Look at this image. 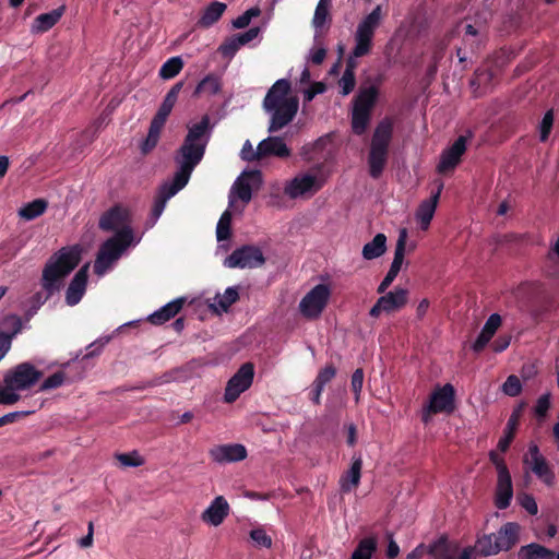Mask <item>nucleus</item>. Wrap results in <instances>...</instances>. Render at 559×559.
Instances as JSON below:
<instances>
[{"label": "nucleus", "instance_id": "4", "mask_svg": "<svg viewBox=\"0 0 559 559\" xmlns=\"http://www.w3.org/2000/svg\"><path fill=\"white\" fill-rule=\"evenodd\" d=\"M298 108V98L290 94V82L287 79L277 80L263 99V109L270 116L269 132H276L289 124Z\"/></svg>", "mask_w": 559, "mask_h": 559}, {"label": "nucleus", "instance_id": "11", "mask_svg": "<svg viewBox=\"0 0 559 559\" xmlns=\"http://www.w3.org/2000/svg\"><path fill=\"white\" fill-rule=\"evenodd\" d=\"M261 173L259 170L243 171L234 182L229 195L228 207H234L237 200L248 204L252 198V190L261 185Z\"/></svg>", "mask_w": 559, "mask_h": 559}, {"label": "nucleus", "instance_id": "52", "mask_svg": "<svg viewBox=\"0 0 559 559\" xmlns=\"http://www.w3.org/2000/svg\"><path fill=\"white\" fill-rule=\"evenodd\" d=\"M335 374L336 369L332 365H328L319 371L313 383L317 384V386L324 389L325 384L329 383Z\"/></svg>", "mask_w": 559, "mask_h": 559}, {"label": "nucleus", "instance_id": "45", "mask_svg": "<svg viewBox=\"0 0 559 559\" xmlns=\"http://www.w3.org/2000/svg\"><path fill=\"white\" fill-rule=\"evenodd\" d=\"M183 62L180 57H173L168 59L159 69L160 78L165 80L173 79L182 69Z\"/></svg>", "mask_w": 559, "mask_h": 559}, {"label": "nucleus", "instance_id": "63", "mask_svg": "<svg viewBox=\"0 0 559 559\" xmlns=\"http://www.w3.org/2000/svg\"><path fill=\"white\" fill-rule=\"evenodd\" d=\"M490 461L495 465L497 469V475L509 473V469L503 461V459L496 452L491 451L489 453Z\"/></svg>", "mask_w": 559, "mask_h": 559}, {"label": "nucleus", "instance_id": "28", "mask_svg": "<svg viewBox=\"0 0 559 559\" xmlns=\"http://www.w3.org/2000/svg\"><path fill=\"white\" fill-rule=\"evenodd\" d=\"M185 304V298H177L165 306H163L157 311L151 313L147 318V320L156 325L163 324L166 321L174 318L182 308Z\"/></svg>", "mask_w": 559, "mask_h": 559}, {"label": "nucleus", "instance_id": "25", "mask_svg": "<svg viewBox=\"0 0 559 559\" xmlns=\"http://www.w3.org/2000/svg\"><path fill=\"white\" fill-rule=\"evenodd\" d=\"M520 525L508 522L496 534V543L500 551L509 550L519 542Z\"/></svg>", "mask_w": 559, "mask_h": 559}, {"label": "nucleus", "instance_id": "50", "mask_svg": "<svg viewBox=\"0 0 559 559\" xmlns=\"http://www.w3.org/2000/svg\"><path fill=\"white\" fill-rule=\"evenodd\" d=\"M240 157L247 162H254V160L262 159V154H260V143L258 144L257 148H253L251 142L249 140H247L243 143L242 148L240 151Z\"/></svg>", "mask_w": 559, "mask_h": 559}, {"label": "nucleus", "instance_id": "26", "mask_svg": "<svg viewBox=\"0 0 559 559\" xmlns=\"http://www.w3.org/2000/svg\"><path fill=\"white\" fill-rule=\"evenodd\" d=\"M181 87H182V83L179 82V83L175 84L169 90V92L166 94L162 105L159 106L156 115L154 116V118L152 119L151 122H154L156 124L164 127L168 116L170 115V112L177 102L178 94H179Z\"/></svg>", "mask_w": 559, "mask_h": 559}, {"label": "nucleus", "instance_id": "37", "mask_svg": "<svg viewBox=\"0 0 559 559\" xmlns=\"http://www.w3.org/2000/svg\"><path fill=\"white\" fill-rule=\"evenodd\" d=\"M222 82L219 76L215 74H207L195 87L194 96H213L219 93Z\"/></svg>", "mask_w": 559, "mask_h": 559}, {"label": "nucleus", "instance_id": "62", "mask_svg": "<svg viewBox=\"0 0 559 559\" xmlns=\"http://www.w3.org/2000/svg\"><path fill=\"white\" fill-rule=\"evenodd\" d=\"M260 32H261L260 27H252L242 34L235 35V37H236V40L238 41V44H240L241 46H245L248 43H250L251 40L255 39L259 36Z\"/></svg>", "mask_w": 559, "mask_h": 559}, {"label": "nucleus", "instance_id": "39", "mask_svg": "<svg viewBox=\"0 0 559 559\" xmlns=\"http://www.w3.org/2000/svg\"><path fill=\"white\" fill-rule=\"evenodd\" d=\"M47 202L44 199H36L19 210V215L25 221H32L44 214L47 209Z\"/></svg>", "mask_w": 559, "mask_h": 559}, {"label": "nucleus", "instance_id": "51", "mask_svg": "<svg viewBox=\"0 0 559 559\" xmlns=\"http://www.w3.org/2000/svg\"><path fill=\"white\" fill-rule=\"evenodd\" d=\"M522 384L516 376H509L502 385V391L506 395L516 396L521 393Z\"/></svg>", "mask_w": 559, "mask_h": 559}, {"label": "nucleus", "instance_id": "30", "mask_svg": "<svg viewBox=\"0 0 559 559\" xmlns=\"http://www.w3.org/2000/svg\"><path fill=\"white\" fill-rule=\"evenodd\" d=\"M428 552L439 559H454L459 552V544L440 537L428 546Z\"/></svg>", "mask_w": 559, "mask_h": 559}, {"label": "nucleus", "instance_id": "19", "mask_svg": "<svg viewBox=\"0 0 559 559\" xmlns=\"http://www.w3.org/2000/svg\"><path fill=\"white\" fill-rule=\"evenodd\" d=\"M531 461L524 460L525 464H530L533 473L540 478L545 484L551 485L554 481V473L548 467V464L544 456L539 453V449L536 444H531L528 448Z\"/></svg>", "mask_w": 559, "mask_h": 559}, {"label": "nucleus", "instance_id": "58", "mask_svg": "<svg viewBox=\"0 0 559 559\" xmlns=\"http://www.w3.org/2000/svg\"><path fill=\"white\" fill-rule=\"evenodd\" d=\"M352 390L355 393L356 402L359 401V396L364 384V371L362 369H356L352 376Z\"/></svg>", "mask_w": 559, "mask_h": 559}, {"label": "nucleus", "instance_id": "12", "mask_svg": "<svg viewBox=\"0 0 559 559\" xmlns=\"http://www.w3.org/2000/svg\"><path fill=\"white\" fill-rule=\"evenodd\" d=\"M454 396L455 390L450 383L436 388L430 395L429 403L424 408L423 421L428 423L432 414L452 412L454 408Z\"/></svg>", "mask_w": 559, "mask_h": 559}, {"label": "nucleus", "instance_id": "20", "mask_svg": "<svg viewBox=\"0 0 559 559\" xmlns=\"http://www.w3.org/2000/svg\"><path fill=\"white\" fill-rule=\"evenodd\" d=\"M88 267V263L83 265L71 281L66 293V301L69 306H75L82 299L86 289Z\"/></svg>", "mask_w": 559, "mask_h": 559}, {"label": "nucleus", "instance_id": "53", "mask_svg": "<svg viewBox=\"0 0 559 559\" xmlns=\"http://www.w3.org/2000/svg\"><path fill=\"white\" fill-rule=\"evenodd\" d=\"M3 324L9 330L7 333L12 335V340L21 332L22 330V320L20 317L15 314H9L4 318Z\"/></svg>", "mask_w": 559, "mask_h": 559}, {"label": "nucleus", "instance_id": "22", "mask_svg": "<svg viewBox=\"0 0 559 559\" xmlns=\"http://www.w3.org/2000/svg\"><path fill=\"white\" fill-rule=\"evenodd\" d=\"M513 498V486L511 474L497 475V484L495 489V506L500 509H507Z\"/></svg>", "mask_w": 559, "mask_h": 559}, {"label": "nucleus", "instance_id": "35", "mask_svg": "<svg viewBox=\"0 0 559 559\" xmlns=\"http://www.w3.org/2000/svg\"><path fill=\"white\" fill-rule=\"evenodd\" d=\"M519 559H554L555 554L546 547L532 543L526 546H522L518 552Z\"/></svg>", "mask_w": 559, "mask_h": 559}, {"label": "nucleus", "instance_id": "59", "mask_svg": "<svg viewBox=\"0 0 559 559\" xmlns=\"http://www.w3.org/2000/svg\"><path fill=\"white\" fill-rule=\"evenodd\" d=\"M519 501L522 508H524L530 514H537L538 507L533 496L528 493H522L519 496Z\"/></svg>", "mask_w": 559, "mask_h": 559}, {"label": "nucleus", "instance_id": "8", "mask_svg": "<svg viewBox=\"0 0 559 559\" xmlns=\"http://www.w3.org/2000/svg\"><path fill=\"white\" fill-rule=\"evenodd\" d=\"M378 97V88L374 85L360 87L354 100L352 127L356 134L365 132L370 120L371 109Z\"/></svg>", "mask_w": 559, "mask_h": 559}, {"label": "nucleus", "instance_id": "27", "mask_svg": "<svg viewBox=\"0 0 559 559\" xmlns=\"http://www.w3.org/2000/svg\"><path fill=\"white\" fill-rule=\"evenodd\" d=\"M260 154H262V158L266 156L284 158L290 155V150L282 138L269 136L260 142Z\"/></svg>", "mask_w": 559, "mask_h": 559}, {"label": "nucleus", "instance_id": "7", "mask_svg": "<svg viewBox=\"0 0 559 559\" xmlns=\"http://www.w3.org/2000/svg\"><path fill=\"white\" fill-rule=\"evenodd\" d=\"M139 240H130L129 231H124L120 236H112L107 239L99 248L97 253L94 271L98 276L106 274L114 264L121 258L123 252L131 245L138 243Z\"/></svg>", "mask_w": 559, "mask_h": 559}, {"label": "nucleus", "instance_id": "36", "mask_svg": "<svg viewBox=\"0 0 559 559\" xmlns=\"http://www.w3.org/2000/svg\"><path fill=\"white\" fill-rule=\"evenodd\" d=\"M239 297L236 287H228L223 294H216L211 307L216 312H226L228 308L237 301Z\"/></svg>", "mask_w": 559, "mask_h": 559}, {"label": "nucleus", "instance_id": "60", "mask_svg": "<svg viewBox=\"0 0 559 559\" xmlns=\"http://www.w3.org/2000/svg\"><path fill=\"white\" fill-rule=\"evenodd\" d=\"M324 91L325 85L322 82L312 83L308 88L304 91V100L311 102L316 95L322 94Z\"/></svg>", "mask_w": 559, "mask_h": 559}, {"label": "nucleus", "instance_id": "47", "mask_svg": "<svg viewBox=\"0 0 559 559\" xmlns=\"http://www.w3.org/2000/svg\"><path fill=\"white\" fill-rule=\"evenodd\" d=\"M260 14L261 10L258 7L250 8L233 21V26L238 29L245 28L253 17H258Z\"/></svg>", "mask_w": 559, "mask_h": 559}, {"label": "nucleus", "instance_id": "42", "mask_svg": "<svg viewBox=\"0 0 559 559\" xmlns=\"http://www.w3.org/2000/svg\"><path fill=\"white\" fill-rule=\"evenodd\" d=\"M376 549L377 539L374 537H366L359 542L350 559H371Z\"/></svg>", "mask_w": 559, "mask_h": 559}, {"label": "nucleus", "instance_id": "31", "mask_svg": "<svg viewBox=\"0 0 559 559\" xmlns=\"http://www.w3.org/2000/svg\"><path fill=\"white\" fill-rule=\"evenodd\" d=\"M64 12V7H59L48 13L39 14L32 25L33 33H45L55 26L61 19Z\"/></svg>", "mask_w": 559, "mask_h": 559}, {"label": "nucleus", "instance_id": "24", "mask_svg": "<svg viewBox=\"0 0 559 559\" xmlns=\"http://www.w3.org/2000/svg\"><path fill=\"white\" fill-rule=\"evenodd\" d=\"M361 456H353L349 469L346 471L340 478V487L342 491L349 492L359 485L361 477Z\"/></svg>", "mask_w": 559, "mask_h": 559}, {"label": "nucleus", "instance_id": "21", "mask_svg": "<svg viewBox=\"0 0 559 559\" xmlns=\"http://www.w3.org/2000/svg\"><path fill=\"white\" fill-rule=\"evenodd\" d=\"M228 513L229 504L227 500L223 496H217L203 511L201 519L212 526H218L223 523Z\"/></svg>", "mask_w": 559, "mask_h": 559}, {"label": "nucleus", "instance_id": "34", "mask_svg": "<svg viewBox=\"0 0 559 559\" xmlns=\"http://www.w3.org/2000/svg\"><path fill=\"white\" fill-rule=\"evenodd\" d=\"M386 251V237L384 234H377L373 239L362 247L361 254L366 260H373Z\"/></svg>", "mask_w": 559, "mask_h": 559}, {"label": "nucleus", "instance_id": "23", "mask_svg": "<svg viewBox=\"0 0 559 559\" xmlns=\"http://www.w3.org/2000/svg\"><path fill=\"white\" fill-rule=\"evenodd\" d=\"M442 188H443V183L440 182L437 191L429 199L424 200L419 204V206L416 211V219L419 223L420 228L423 230H426L430 225V222H431V219L435 215L436 209H437V204H438Z\"/></svg>", "mask_w": 559, "mask_h": 559}, {"label": "nucleus", "instance_id": "33", "mask_svg": "<svg viewBox=\"0 0 559 559\" xmlns=\"http://www.w3.org/2000/svg\"><path fill=\"white\" fill-rule=\"evenodd\" d=\"M226 8V4L223 2L214 1L210 3L204 9L202 16L198 21V25L204 28L212 26L221 19Z\"/></svg>", "mask_w": 559, "mask_h": 559}, {"label": "nucleus", "instance_id": "10", "mask_svg": "<svg viewBox=\"0 0 559 559\" xmlns=\"http://www.w3.org/2000/svg\"><path fill=\"white\" fill-rule=\"evenodd\" d=\"M331 296L325 284H318L309 290L299 302V311L307 319H317L323 312Z\"/></svg>", "mask_w": 559, "mask_h": 559}, {"label": "nucleus", "instance_id": "13", "mask_svg": "<svg viewBox=\"0 0 559 559\" xmlns=\"http://www.w3.org/2000/svg\"><path fill=\"white\" fill-rule=\"evenodd\" d=\"M99 227L106 231H116L114 236L129 231L130 240H135L130 226L129 210L123 206H115L107 211L99 219Z\"/></svg>", "mask_w": 559, "mask_h": 559}, {"label": "nucleus", "instance_id": "5", "mask_svg": "<svg viewBox=\"0 0 559 559\" xmlns=\"http://www.w3.org/2000/svg\"><path fill=\"white\" fill-rule=\"evenodd\" d=\"M43 372L31 362H21L9 369L0 382V404L13 405L21 399V392L29 390L41 378Z\"/></svg>", "mask_w": 559, "mask_h": 559}, {"label": "nucleus", "instance_id": "61", "mask_svg": "<svg viewBox=\"0 0 559 559\" xmlns=\"http://www.w3.org/2000/svg\"><path fill=\"white\" fill-rule=\"evenodd\" d=\"M550 407V394L546 393L539 396L535 405V413L539 417H544Z\"/></svg>", "mask_w": 559, "mask_h": 559}, {"label": "nucleus", "instance_id": "56", "mask_svg": "<svg viewBox=\"0 0 559 559\" xmlns=\"http://www.w3.org/2000/svg\"><path fill=\"white\" fill-rule=\"evenodd\" d=\"M241 47L240 44L236 40V37L233 36L229 39H227L225 43H223L218 50L224 57L231 58L235 56V53L238 51V49Z\"/></svg>", "mask_w": 559, "mask_h": 559}, {"label": "nucleus", "instance_id": "14", "mask_svg": "<svg viewBox=\"0 0 559 559\" xmlns=\"http://www.w3.org/2000/svg\"><path fill=\"white\" fill-rule=\"evenodd\" d=\"M254 367L251 362L243 364L238 371L228 380L225 388L224 401L235 402L241 393L248 390L253 381Z\"/></svg>", "mask_w": 559, "mask_h": 559}, {"label": "nucleus", "instance_id": "55", "mask_svg": "<svg viewBox=\"0 0 559 559\" xmlns=\"http://www.w3.org/2000/svg\"><path fill=\"white\" fill-rule=\"evenodd\" d=\"M250 537L260 547L270 548L272 546V539L263 528L252 530Z\"/></svg>", "mask_w": 559, "mask_h": 559}, {"label": "nucleus", "instance_id": "17", "mask_svg": "<svg viewBox=\"0 0 559 559\" xmlns=\"http://www.w3.org/2000/svg\"><path fill=\"white\" fill-rule=\"evenodd\" d=\"M467 139L466 135L459 136L455 142L442 153L438 165L439 173L444 174L456 167L466 151Z\"/></svg>", "mask_w": 559, "mask_h": 559}, {"label": "nucleus", "instance_id": "18", "mask_svg": "<svg viewBox=\"0 0 559 559\" xmlns=\"http://www.w3.org/2000/svg\"><path fill=\"white\" fill-rule=\"evenodd\" d=\"M211 459L219 464L242 461L247 450L242 444H224L212 448L209 452Z\"/></svg>", "mask_w": 559, "mask_h": 559}, {"label": "nucleus", "instance_id": "54", "mask_svg": "<svg viewBox=\"0 0 559 559\" xmlns=\"http://www.w3.org/2000/svg\"><path fill=\"white\" fill-rule=\"evenodd\" d=\"M117 459L120 464L126 467H138L144 463L143 459L136 452L119 454Z\"/></svg>", "mask_w": 559, "mask_h": 559}, {"label": "nucleus", "instance_id": "41", "mask_svg": "<svg viewBox=\"0 0 559 559\" xmlns=\"http://www.w3.org/2000/svg\"><path fill=\"white\" fill-rule=\"evenodd\" d=\"M331 2L332 0H319L317 4L312 19V26L317 32L329 21Z\"/></svg>", "mask_w": 559, "mask_h": 559}, {"label": "nucleus", "instance_id": "48", "mask_svg": "<svg viewBox=\"0 0 559 559\" xmlns=\"http://www.w3.org/2000/svg\"><path fill=\"white\" fill-rule=\"evenodd\" d=\"M325 56H326V49L322 45V43H320L318 40V35L316 34L314 35V45L309 51L308 60L314 64H321L323 62V60L325 59Z\"/></svg>", "mask_w": 559, "mask_h": 559}, {"label": "nucleus", "instance_id": "49", "mask_svg": "<svg viewBox=\"0 0 559 559\" xmlns=\"http://www.w3.org/2000/svg\"><path fill=\"white\" fill-rule=\"evenodd\" d=\"M66 381V373L63 371H58L48 378H46L40 384V391H49L52 389H57L61 386Z\"/></svg>", "mask_w": 559, "mask_h": 559}, {"label": "nucleus", "instance_id": "3", "mask_svg": "<svg viewBox=\"0 0 559 559\" xmlns=\"http://www.w3.org/2000/svg\"><path fill=\"white\" fill-rule=\"evenodd\" d=\"M382 21L381 5H377L367 16H365L357 25L354 34L355 46L347 60L346 69L338 81L342 95H348L353 92L356 79L355 69L357 67L356 59L368 55L371 51L372 39L376 29Z\"/></svg>", "mask_w": 559, "mask_h": 559}, {"label": "nucleus", "instance_id": "15", "mask_svg": "<svg viewBox=\"0 0 559 559\" xmlns=\"http://www.w3.org/2000/svg\"><path fill=\"white\" fill-rule=\"evenodd\" d=\"M262 251L254 246H243L228 255L224 265L230 269H253L264 263Z\"/></svg>", "mask_w": 559, "mask_h": 559}, {"label": "nucleus", "instance_id": "9", "mask_svg": "<svg viewBox=\"0 0 559 559\" xmlns=\"http://www.w3.org/2000/svg\"><path fill=\"white\" fill-rule=\"evenodd\" d=\"M323 186V180L318 174L300 173L288 180L284 187V194L289 199H309Z\"/></svg>", "mask_w": 559, "mask_h": 559}, {"label": "nucleus", "instance_id": "38", "mask_svg": "<svg viewBox=\"0 0 559 559\" xmlns=\"http://www.w3.org/2000/svg\"><path fill=\"white\" fill-rule=\"evenodd\" d=\"M485 39V27L466 24L464 26L463 40L472 50L477 49Z\"/></svg>", "mask_w": 559, "mask_h": 559}, {"label": "nucleus", "instance_id": "40", "mask_svg": "<svg viewBox=\"0 0 559 559\" xmlns=\"http://www.w3.org/2000/svg\"><path fill=\"white\" fill-rule=\"evenodd\" d=\"M162 130V126L151 122L148 133L140 145V150L143 155L148 154L156 147L160 138Z\"/></svg>", "mask_w": 559, "mask_h": 559}, {"label": "nucleus", "instance_id": "29", "mask_svg": "<svg viewBox=\"0 0 559 559\" xmlns=\"http://www.w3.org/2000/svg\"><path fill=\"white\" fill-rule=\"evenodd\" d=\"M501 325V317L498 313L491 314L486 321L480 334L473 344L475 352H480L491 340L498 328Z\"/></svg>", "mask_w": 559, "mask_h": 559}, {"label": "nucleus", "instance_id": "32", "mask_svg": "<svg viewBox=\"0 0 559 559\" xmlns=\"http://www.w3.org/2000/svg\"><path fill=\"white\" fill-rule=\"evenodd\" d=\"M407 238H408L407 229L406 228L400 229L399 238H397L395 250H394V258H393V261L390 266V270L396 272L397 274L401 271V267L404 262V257L407 251ZM414 248H415V246L411 245L408 247V251H412Z\"/></svg>", "mask_w": 559, "mask_h": 559}, {"label": "nucleus", "instance_id": "2", "mask_svg": "<svg viewBox=\"0 0 559 559\" xmlns=\"http://www.w3.org/2000/svg\"><path fill=\"white\" fill-rule=\"evenodd\" d=\"M80 259L81 249L76 246L62 248L50 257L44 267L41 276V285L46 290V295L36 293L32 297V306L26 312L27 317L34 316L40 306H43L53 293L60 289L63 278L75 269Z\"/></svg>", "mask_w": 559, "mask_h": 559}, {"label": "nucleus", "instance_id": "1", "mask_svg": "<svg viewBox=\"0 0 559 559\" xmlns=\"http://www.w3.org/2000/svg\"><path fill=\"white\" fill-rule=\"evenodd\" d=\"M188 133L180 146L175 162L178 169L170 182H165L155 198L152 217L153 224L165 210L167 201L188 183L195 166L202 160L211 136L210 117L203 116L198 123L188 124Z\"/></svg>", "mask_w": 559, "mask_h": 559}, {"label": "nucleus", "instance_id": "57", "mask_svg": "<svg viewBox=\"0 0 559 559\" xmlns=\"http://www.w3.org/2000/svg\"><path fill=\"white\" fill-rule=\"evenodd\" d=\"M552 122H554V115H552V111L549 110L545 114L542 122H540V127H539V138H540V141H546L549 133H550V130H551V127H552Z\"/></svg>", "mask_w": 559, "mask_h": 559}, {"label": "nucleus", "instance_id": "6", "mask_svg": "<svg viewBox=\"0 0 559 559\" xmlns=\"http://www.w3.org/2000/svg\"><path fill=\"white\" fill-rule=\"evenodd\" d=\"M392 133L393 122L388 118L381 120L373 132L368 156V166L369 174L374 179L381 176L386 165Z\"/></svg>", "mask_w": 559, "mask_h": 559}, {"label": "nucleus", "instance_id": "16", "mask_svg": "<svg viewBox=\"0 0 559 559\" xmlns=\"http://www.w3.org/2000/svg\"><path fill=\"white\" fill-rule=\"evenodd\" d=\"M407 301L408 290L406 288L396 287L394 290L381 296L370 309L369 314L373 318H378L382 311L389 313L400 310Z\"/></svg>", "mask_w": 559, "mask_h": 559}, {"label": "nucleus", "instance_id": "43", "mask_svg": "<svg viewBox=\"0 0 559 559\" xmlns=\"http://www.w3.org/2000/svg\"><path fill=\"white\" fill-rule=\"evenodd\" d=\"M477 554L483 556H492L499 552L496 543V534H488L479 537L474 547Z\"/></svg>", "mask_w": 559, "mask_h": 559}, {"label": "nucleus", "instance_id": "46", "mask_svg": "<svg viewBox=\"0 0 559 559\" xmlns=\"http://www.w3.org/2000/svg\"><path fill=\"white\" fill-rule=\"evenodd\" d=\"M230 224H231V213L226 210L221 218L218 219L216 226V237L218 241L227 240L230 236Z\"/></svg>", "mask_w": 559, "mask_h": 559}, {"label": "nucleus", "instance_id": "64", "mask_svg": "<svg viewBox=\"0 0 559 559\" xmlns=\"http://www.w3.org/2000/svg\"><path fill=\"white\" fill-rule=\"evenodd\" d=\"M12 345V335L8 333L0 332V361L5 357V355L11 349Z\"/></svg>", "mask_w": 559, "mask_h": 559}, {"label": "nucleus", "instance_id": "44", "mask_svg": "<svg viewBox=\"0 0 559 559\" xmlns=\"http://www.w3.org/2000/svg\"><path fill=\"white\" fill-rule=\"evenodd\" d=\"M519 416H520V411H516L511 415V417L508 420L507 428H506V435L498 442V449L501 452L507 451V449L509 448V445L513 439V431L518 425Z\"/></svg>", "mask_w": 559, "mask_h": 559}]
</instances>
